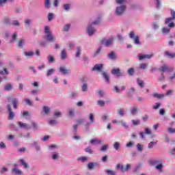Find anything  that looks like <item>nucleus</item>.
<instances>
[{
	"instance_id": "f257e3e1",
	"label": "nucleus",
	"mask_w": 175,
	"mask_h": 175,
	"mask_svg": "<svg viewBox=\"0 0 175 175\" xmlns=\"http://www.w3.org/2000/svg\"><path fill=\"white\" fill-rule=\"evenodd\" d=\"M116 3L121 5L116 8L115 14L118 17H121L126 10V5L124 3H126V0H116Z\"/></svg>"
},
{
	"instance_id": "f03ea898",
	"label": "nucleus",
	"mask_w": 175,
	"mask_h": 175,
	"mask_svg": "<svg viewBox=\"0 0 175 175\" xmlns=\"http://www.w3.org/2000/svg\"><path fill=\"white\" fill-rule=\"evenodd\" d=\"M150 165L152 166H155V169L157 170H159V172H162V169H163V160L162 159H155L150 161Z\"/></svg>"
},
{
	"instance_id": "7ed1b4c3",
	"label": "nucleus",
	"mask_w": 175,
	"mask_h": 175,
	"mask_svg": "<svg viewBox=\"0 0 175 175\" xmlns=\"http://www.w3.org/2000/svg\"><path fill=\"white\" fill-rule=\"evenodd\" d=\"M49 29L50 28L49 27V26H45L44 33L46 36L44 37V39H46V40H47L48 42H55V37L53 36V33H51Z\"/></svg>"
},
{
	"instance_id": "20e7f679",
	"label": "nucleus",
	"mask_w": 175,
	"mask_h": 175,
	"mask_svg": "<svg viewBox=\"0 0 175 175\" xmlns=\"http://www.w3.org/2000/svg\"><path fill=\"white\" fill-rule=\"evenodd\" d=\"M116 38L114 37H110L108 39L103 38L100 40V44L103 46H105V47H110V46H113V44L114 43V40Z\"/></svg>"
},
{
	"instance_id": "39448f33",
	"label": "nucleus",
	"mask_w": 175,
	"mask_h": 175,
	"mask_svg": "<svg viewBox=\"0 0 175 175\" xmlns=\"http://www.w3.org/2000/svg\"><path fill=\"white\" fill-rule=\"evenodd\" d=\"M7 111L8 113V120L9 121H13L14 120V117H16V114L13 112V109H12V106L10 105H7Z\"/></svg>"
},
{
	"instance_id": "423d86ee",
	"label": "nucleus",
	"mask_w": 175,
	"mask_h": 175,
	"mask_svg": "<svg viewBox=\"0 0 175 175\" xmlns=\"http://www.w3.org/2000/svg\"><path fill=\"white\" fill-rule=\"evenodd\" d=\"M129 38L130 39H134V44H136L137 46H140L142 44V43H140L139 36H135V31H131L129 33Z\"/></svg>"
},
{
	"instance_id": "0eeeda50",
	"label": "nucleus",
	"mask_w": 175,
	"mask_h": 175,
	"mask_svg": "<svg viewBox=\"0 0 175 175\" xmlns=\"http://www.w3.org/2000/svg\"><path fill=\"white\" fill-rule=\"evenodd\" d=\"M111 73V75H113V76H116V77H124V76H125V74L121 72V69H120V68H113Z\"/></svg>"
},
{
	"instance_id": "6e6552de",
	"label": "nucleus",
	"mask_w": 175,
	"mask_h": 175,
	"mask_svg": "<svg viewBox=\"0 0 175 175\" xmlns=\"http://www.w3.org/2000/svg\"><path fill=\"white\" fill-rule=\"evenodd\" d=\"M86 32L89 36H92V35H94V33L96 32V29L94 27L92 24L89 23L86 29Z\"/></svg>"
},
{
	"instance_id": "1a4fd4ad",
	"label": "nucleus",
	"mask_w": 175,
	"mask_h": 175,
	"mask_svg": "<svg viewBox=\"0 0 175 175\" xmlns=\"http://www.w3.org/2000/svg\"><path fill=\"white\" fill-rule=\"evenodd\" d=\"M131 167V164H126L125 167L121 164H118L116 165V169H120L122 173H125V172H128V170H129Z\"/></svg>"
},
{
	"instance_id": "9d476101",
	"label": "nucleus",
	"mask_w": 175,
	"mask_h": 175,
	"mask_svg": "<svg viewBox=\"0 0 175 175\" xmlns=\"http://www.w3.org/2000/svg\"><path fill=\"white\" fill-rule=\"evenodd\" d=\"M89 120H90V122H88L85 124L86 131H88V129H90V125H91V124H93V122H95V118L94 117L93 113L89 114Z\"/></svg>"
},
{
	"instance_id": "9b49d317",
	"label": "nucleus",
	"mask_w": 175,
	"mask_h": 175,
	"mask_svg": "<svg viewBox=\"0 0 175 175\" xmlns=\"http://www.w3.org/2000/svg\"><path fill=\"white\" fill-rule=\"evenodd\" d=\"M139 60L142 61V59H151L154 57V53L151 54H139Z\"/></svg>"
},
{
	"instance_id": "f8f14e48",
	"label": "nucleus",
	"mask_w": 175,
	"mask_h": 175,
	"mask_svg": "<svg viewBox=\"0 0 175 175\" xmlns=\"http://www.w3.org/2000/svg\"><path fill=\"white\" fill-rule=\"evenodd\" d=\"M11 103L13 106V109L17 110L18 109V98H13L11 100Z\"/></svg>"
},
{
	"instance_id": "ddd939ff",
	"label": "nucleus",
	"mask_w": 175,
	"mask_h": 175,
	"mask_svg": "<svg viewBox=\"0 0 175 175\" xmlns=\"http://www.w3.org/2000/svg\"><path fill=\"white\" fill-rule=\"evenodd\" d=\"M171 18H167L165 21V24H169L170 21H173L175 20V11L172 10H171Z\"/></svg>"
},
{
	"instance_id": "4468645a",
	"label": "nucleus",
	"mask_w": 175,
	"mask_h": 175,
	"mask_svg": "<svg viewBox=\"0 0 175 175\" xmlns=\"http://www.w3.org/2000/svg\"><path fill=\"white\" fill-rule=\"evenodd\" d=\"M96 166H99V164L98 163L90 162L87 165V168L88 169V170H92L94 167H96Z\"/></svg>"
},
{
	"instance_id": "2eb2a0df",
	"label": "nucleus",
	"mask_w": 175,
	"mask_h": 175,
	"mask_svg": "<svg viewBox=\"0 0 175 175\" xmlns=\"http://www.w3.org/2000/svg\"><path fill=\"white\" fill-rule=\"evenodd\" d=\"M18 125L19 128L21 129H31V126H29L27 123H23L22 122H18Z\"/></svg>"
},
{
	"instance_id": "dca6fc26",
	"label": "nucleus",
	"mask_w": 175,
	"mask_h": 175,
	"mask_svg": "<svg viewBox=\"0 0 175 175\" xmlns=\"http://www.w3.org/2000/svg\"><path fill=\"white\" fill-rule=\"evenodd\" d=\"M144 133L146 135H151V130H150L148 128H145V133L144 132H140L139 136L141 139H144Z\"/></svg>"
},
{
	"instance_id": "f3484780",
	"label": "nucleus",
	"mask_w": 175,
	"mask_h": 175,
	"mask_svg": "<svg viewBox=\"0 0 175 175\" xmlns=\"http://www.w3.org/2000/svg\"><path fill=\"white\" fill-rule=\"evenodd\" d=\"M90 144H103V140L99 139H92L90 140Z\"/></svg>"
},
{
	"instance_id": "a211bd4d",
	"label": "nucleus",
	"mask_w": 175,
	"mask_h": 175,
	"mask_svg": "<svg viewBox=\"0 0 175 175\" xmlns=\"http://www.w3.org/2000/svg\"><path fill=\"white\" fill-rule=\"evenodd\" d=\"M59 72H60V73L62 75H68L70 70L66 69V67L65 66H61L59 69Z\"/></svg>"
},
{
	"instance_id": "6ab92c4d",
	"label": "nucleus",
	"mask_w": 175,
	"mask_h": 175,
	"mask_svg": "<svg viewBox=\"0 0 175 175\" xmlns=\"http://www.w3.org/2000/svg\"><path fill=\"white\" fill-rule=\"evenodd\" d=\"M42 111L46 116H49V114H50V111H51V108L49 106H43Z\"/></svg>"
},
{
	"instance_id": "aec40b11",
	"label": "nucleus",
	"mask_w": 175,
	"mask_h": 175,
	"mask_svg": "<svg viewBox=\"0 0 175 175\" xmlns=\"http://www.w3.org/2000/svg\"><path fill=\"white\" fill-rule=\"evenodd\" d=\"M102 68H103V64H95L94 66L92 68V70L102 72Z\"/></svg>"
},
{
	"instance_id": "412c9836",
	"label": "nucleus",
	"mask_w": 175,
	"mask_h": 175,
	"mask_svg": "<svg viewBox=\"0 0 175 175\" xmlns=\"http://www.w3.org/2000/svg\"><path fill=\"white\" fill-rule=\"evenodd\" d=\"M107 58H109V59H117V55H116L114 51H111L107 54Z\"/></svg>"
},
{
	"instance_id": "4be33fe9",
	"label": "nucleus",
	"mask_w": 175,
	"mask_h": 175,
	"mask_svg": "<svg viewBox=\"0 0 175 175\" xmlns=\"http://www.w3.org/2000/svg\"><path fill=\"white\" fill-rule=\"evenodd\" d=\"M68 58V54L66 53V51L65 49H62L61 51V59L62 61H64V59H66Z\"/></svg>"
},
{
	"instance_id": "5701e85b",
	"label": "nucleus",
	"mask_w": 175,
	"mask_h": 175,
	"mask_svg": "<svg viewBox=\"0 0 175 175\" xmlns=\"http://www.w3.org/2000/svg\"><path fill=\"white\" fill-rule=\"evenodd\" d=\"M13 90V85L12 83H7L4 86V90L5 91H12Z\"/></svg>"
},
{
	"instance_id": "b1692460",
	"label": "nucleus",
	"mask_w": 175,
	"mask_h": 175,
	"mask_svg": "<svg viewBox=\"0 0 175 175\" xmlns=\"http://www.w3.org/2000/svg\"><path fill=\"white\" fill-rule=\"evenodd\" d=\"M12 173H14L16 175H23V171L18 168H12Z\"/></svg>"
},
{
	"instance_id": "393cba45",
	"label": "nucleus",
	"mask_w": 175,
	"mask_h": 175,
	"mask_svg": "<svg viewBox=\"0 0 175 175\" xmlns=\"http://www.w3.org/2000/svg\"><path fill=\"white\" fill-rule=\"evenodd\" d=\"M11 25H12V27H21V23L18 20H13L11 22Z\"/></svg>"
},
{
	"instance_id": "a878e982",
	"label": "nucleus",
	"mask_w": 175,
	"mask_h": 175,
	"mask_svg": "<svg viewBox=\"0 0 175 175\" xmlns=\"http://www.w3.org/2000/svg\"><path fill=\"white\" fill-rule=\"evenodd\" d=\"M152 96L154 98H157V99H162V98H165V94H157V93H154L152 94Z\"/></svg>"
},
{
	"instance_id": "bb28decb",
	"label": "nucleus",
	"mask_w": 175,
	"mask_h": 175,
	"mask_svg": "<svg viewBox=\"0 0 175 175\" xmlns=\"http://www.w3.org/2000/svg\"><path fill=\"white\" fill-rule=\"evenodd\" d=\"M3 24L5 25H12V22L10 21V18L5 16L3 18Z\"/></svg>"
},
{
	"instance_id": "cd10ccee",
	"label": "nucleus",
	"mask_w": 175,
	"mask_h": 175,
	"mask_svg": "<svg viewBox=\"0 0 175 175\" xmlns=\"http://www.w3.org/2000/svg\"><path fill=\"white\" fill-rule=\"evenodd\" d=\"M48 62L49 64H54L55 62V58L52 55H49L47 57Z\"/></svg>"
},
{
	"instance_id": "c85d7f7f",
	"label": "nucleus",
	"mask_w": 175,
	"mask_h": 175,
	"mask_svg": "<svg viewBox=\"0 0 175 175\" xmlns=\"http://www.w3.org/2000/svg\"><path fill=\"white\" fill-rule=\"evenodd\" d=\"M77 51L75 53L76 58L80 57V54H81V46H77Z\"/></svg>"
},
{
	"instance_id": "c756f323",
	"label": "nucleus",
	"mask_w": 175,
	"mask_h": 175,
	"mask_svg": "<svg viewBox=\"0 0 175 175\" xmlns=\"http://www.w3.org/2000/svg\"><path fill=\"white\" fill-rule=\"evenodd\" d=\"M51 0H44V8L46 9H50L51 8Z\"/></svg>"
},
{
	"instance_id": "7c9ffc66",
	"label": "nucleus",
	"mask_w": 175,
	"mask_h": 175,
	"mask_svg": "<svg viewBox=\"0 0 175 175\" xmlns=\"http://www.w3.org/2000/svg\"><path fill=\"white\" fill-rule=\"evenodd\" d=\"M62 8L65 12H69L70 10V4L65 3L62 5Z\"/></svg>"
},
{
	"instance_id": "2f4dec72",
	"label": "nucleus",
	"mask_w": 175,
	"mask_h": 175,
	"mask_svg": "<svg viewBox=\"0 0 175 175\" xmlns=\"http://www.w3.org/2000/svg\"><path fill=\"white\" fill-rule=\"evenodd\" d=\"M31 146H32L33 147H35V149L36 151H40V146H39L38 142H34L31 144Z\"/></svg>"
},
{
	"instance_id": "473e14b6",
	"label": "nucleus",
	"mask_w": 175,
	"mask_h": 175,
	"mask_svg": "<svg viewBox=\"0 0 175 175\" xmlns=\"http://www.w3.org/2000/svg\"><path fill=\"white\" fill-rule=\"evenodd\" d=\"M113 147L114 150L118 151V150H120V147H121V144H120V142H114V144H113Z\"/></svg>"
},
{
	"instance_id": "72a5a7b5",
	"label": "nucleus",
	"mask_w": 175,
	"mask_h": 175,
	"mask_svg": "<svg viewBox=\"0 0 175 175\" xmlns=\"http://www.w3.org/2000/svg\"><path fill=\"white\" fill-rule=\"evenodd\" d=\"M51 158L53 161H58L59 159V154L55 152L51 155Z\"/></svg>"
},
{
	"instance_id": "f704fd0d",
	"label": "nucleus",
	"mask_w": 175,
	"mask_h": 175,
	"mask_svg": "<svg viewBox=\"0 0 175 175\" xmlns=\"http://www.w3.org/2000/svg\"><path fill=\"white\" fill-rule=\"evenodd\" d=\"M82 92H87L88 91V85L87 83H85L81 86Z\"/></svg>"
},
{
	"instance_id": "c9c22d12",
	"label": "nucleus",
	"mask_w": 175,
	"mask_h": 175,
	"mask_svg": "<svg viewBox=\"0 0 175 175\" xmlns=\"http://www.w3.org/2000/svg\"><path fill=\"white\" fill-rule=\"evenodd\" d=\"M24 54L27 58H31V57H33L35 53L33 51H26Z\"/></svg>"
},
{
	"instance_id": "e433bc0d",
	"label": "nucleus",
	"mask_w": 175,
	"mask_h": 175,
	"mask_svg": "<svg viewBox=\"0 0 175 175\" xmlns=\"http://www.w3.org/2000/svg\"><path fill=\"white\" fill-rule=\"evenodd\" d=\"M102 76L104 77L107 83H110V78L109 77V75L105 72H102Z\"/></svg>"
},
{
	"instance_id": "4c0bfd02",
	"label": "nucleus",
	"mask_w": 175,
	"mask_h": 175,
	"mask_svg": "<svg viewBox=\"0 0 175 175\" xmlns=\"http://www.w3.org/2000/svg\"><path fill=\"white\" fill-rule=\"evenodd\" d=\"M8 128L12 129V131H18V128H17V126H16V125L13 123L8 124Z\"/></svg>"
},
{
	"instance_id": "58836bf2",
	"label": "nucleus",
	"mask_w": 175,
	"mask_h": 175,
	"mask_svg": "<svg viewBox=\"0 0 175 175\" xmlns=\"http://www.w3.org/2000/svg\"><path fill=\"white\" fill-rule=\"evenodd\" d=\"M159 70H160V72H162L163 73V72H166V70H169V67L167 65H163L159 68Z\"/></svg>"
},
{
	"instance_id": "ea45409f",
	"label": "nucleus",
	"mask_w": 175,
	"mask_h": 175,
	"mask_svg": "<svg viewBox=\"0 0 175 175\" xmlns=\"http://www.w3.org/2000/svg\"><path fill=\"white\" fill-rule=\"evenodd\" d=\"M100 51H102V46H99L98 49L94 53L93 57H95L97 55H99L100 54Z\"/></svg>"
},
{
	"instance_id": "a19ab883",
	"label": "nucleus",
	"mask_w": 175,
	"mask_h": 175,
	"mask_svg": "<svg viewBox=\"0 0 175 175\" xmlns=\"http://www.w3.org/2000/svg\"><path fill=\"white\" fill-rule=\"evenodd\" d=\"M130 111L132 116L137 114V107H133V108L131 109Z\"/></svg>"
},
{
	"instance_id": "79ce46f5",
	"label": "nucleus",
	"mask_w": 175,
	"mask_h": 175,
	"mask_svg": "<svg viewBox=\"0 0 175 175\" xmlns=\"http://www.w3.org/2000/svg\"><path fill=\"white\" fill-rule=\"evenodd\" d=\"M70 29V24H66L63 27L64 32H69Z\"/></svg>"
},
{
	"instance_id": "37998d69",
	"label": "nucleus",
	"mask_w": 175,
	"mask_h": 175,
	"mask_svg": "<svg viewBox=\"0 0 175 175\" xmlns=\"http://www.w3.org/2000/svg\"><path fill=\"white\" fill-rule=\"evenodd\" d=\"M89 24H92V25H98V24H100V18H97L96 20L90 23Z\"/></svg>"
},
{
	"instance_id": "c03bdc74",
	"label": "nucleus",
	"mask_w": 175,
	"mask_h": 175,
	"mask_svg": "<svg viewBox=\"0 0 175 175\" xmlns=\"http://www.w3.org/2000/svg\"><path fill=\"white\" fill-rule=\"evenodd\" d=\"M107 148H109V144H105L100 148V151H101V152H105L107 151Z\"/></svg>"
},
{
	"instance_id": "a18cd8bd",
	"label": "nucleus",
	"mask_w": 175,
	"mask_h": 175,
	"mask_svg": "<svg viewBox=\"0 0 175 175\" xmlns=\"http://www.w3.org/2000/svg\"><path fill=\"white\" fill-rule=\"evenodd\" d=\"M129 76H133L135 75V68H131L127 70Z\"/></svg>"
},
{
	"instance_id": "49530a36",
	"label": "nucleus",
	"mask_w": 175,
	"mask_h": 175,
	"mask_svg": "<svg viewBox=\"0 0 175 175\" xmlns=\"http://www.w3.org/2000/svg\"><path fill=\"white\" fill-rule=\"evenodd\" d=\"M16 40H17V31L14 32L10 42L13 43V42H16Z\"/></svg>"
},
{
	"instance_id": "de8ad7c7",
	"label": "nucleus",
	"mask_w": 175,
	"mask_h": 175,
	"mask_svg": "<svg viewBox=\"0 0 175 175\" xmlns=\"http://www.w3.org/2000/svg\"><path fill=\"white\" fill-rule=\"evenodd\" d=\"M137 83L141 88H143L144 87V81L140 80L139 79H137Z\"/></svg>"
},
{
	"instance_id": "09e8293b",
	"label": "nucleus",
	"mask_w": 175,
	"mask_h": 175,
	"mask_svg": "<svg viewBox=\"0 0 175 175\" xmlns=\"http://www.w3.org/2000/svg\"><path fill=\"white\" fill-rule=\"evenodd\" d=\"M20 162L22 163L23 166L25 167V169H28L29 167V165H28V163H27L24 159H21L20 160Z\"/></svg>"
},
{
	"instance_id": "8fccbe9b",
	"label": "nucleus",
	"mask_w": 175,
	"mask_h": 175,
	"mask_svg": "<svg viewBox=\"0 0 175 175\" xmlns=\"http://www.w3.org/2000/svg\"><path fill=\"white\" fill-rule=\"evenodd\" d=\"M118 114L120 117H124L125 116V111L122 109H118Z\"/></svg>"
},
{
	"instance_id": "3c124183",
	"label": "nucleus",
	"mask_w": 175,
	"mask_h": 175,
	"mask_svg": "<svg viewBox=\"0 0 175 175\" xmlns=\"http://www.w3.org/2000/svg\"><path fill=\"white\" fill-rule=\"evenodd\" d=\"M55 72V70L51 68L47 70L46 72V77H49V76H51L54 72Z\"/></svg>"
},
{
	"instance_id": "603ef678",
	"label": "nucleus",
	"mask_w": 175,
	"mask_h": 175,
	"mask_svg": "<svg viewBox=\"0 0 175 175\" xmlns=\"http://www.w3.org/2000/svg\"><path fill=\"white\" fill-rule=\"evenodd\" d=\"M85 152H88V154H94V150H92L90 146H88L85 148Z\"/></svg>"
},
{
	"instance_id": "864d4df0",
	"label": "nucleus",
	"mask_w": 175,
	"mask_h": 175,
	"mask_svg": "<svg viewBox=\"0 0 175 175\" xmlns=\"http://www.w3.org/2000/svg\"><path fill=\"white\" fill-rule=\"evenodd\" d=\"M24 102L25 103V105H27V106H33L32 101L29 98H25Z\"/></svg>"
},
{
	"instance_id": "5fc2aeb1",
	"label": "nucleus",
	"mask_w": 175,
	"mask_h": 175,
	"mask_svg": "<svg viewBox=\"0 0 175 175\" xmlns=\"http://www.w3.org/2000/svg\"><path fill=\"white\" fill-rule=\"evenodd\" d=\"M105 173H106V174H108V175H116V174L115 171L111 170H106Z\"/></svg>"
},
{
	"instance_id": "6e6d98bb",
	"label": "nucleus",
	"mask_w": 175,
	"mask_h": 175,
	"mask_svg": "<svg viewBox=\"0 0 175 175\" xmlns=\"http://www.w3.org/2000/svg\"><path fill=\"white\" fill-rule=\"evenodd\" d=\"M49 124L51 126H54V125H57V124H58V122L55 120H51L49 121Z\"/></svg>"
},
{
	"instance_id": "4d7b16f0",
	"label": "nucleus",
	"mask_w": 175,
	"mask_h": 175,
	"mask_svg": "<svg viewBox=\"0 0 175 175\" xmlns=\"http://www.w3.org/2000/svg\"><path fill=\"white\" fill-rule=\"evenodd\" d=\"M119 122L122 124V126H123V127L125 128V129H128V128H129V126L128 125L127 122H123L122 120H119Z\"/></svg>"
},
{
	"instance_id": "13d9d810",
	"label": "nucleus",
	"mask_w": 175,
	"mask_h": 175,
	"mask_svg": "<svg viewBox=\"0 0 175 175\" xmlns=\"http://www.w3.org/2000/svg\"><path fill=\"white\" fill-rule=\"evenodd\" d=\"M143 166V164L142 163H139L137 164L135 167V170H134V172H135L136 173H137V172H139V169H142V167Z\"/></svg>"
},
{
	"instance_id": "bf43d9fd",
	"label": "nucleus",
	"mask_w": 175,
	"mask_h": 175,
	"mask_svg": "<svg viewBox=\"0 0 175 175\" xmlns=\"http://www.w3.org/2000/svg\"><path fill=\"white\" fill-rule=\"evenodd\" d=\"M165 55H167L170 58H174L175 57V53H170L169 51H165Z\"/></svg>"
},
{
	"instance_id": "052dcab7",
	"label": "nucleus",
	"mask_w": 175,
	"mask_h": 175,
	"mask_svg": "<svg viewBox=\"0 0 175 175\" xmlns=\"http://www.w3.org/2000/svg\"><path fill=\"white\" fill-rule=\"evenodd\" d=\"M156 144H157V142H150L148 145V148L149 149L154 148V146H156Z\"/></svg>"
},
{
	"instance_id": "680f3d73",
	"label": "nucleus",
	"mask_w": 175,
	"mask_h": 175,
	"mask_svg": "<svg viewBox=\"0 0 175 175\" xmlns=\"http://www.w3.org/2000/svg\"><path fill=\"white\" fill-rule=\"evenodd\" d=\"M173 92H174V90H169L166 92V94H165V96H172Z\"/></svg>"
},
{
	"instance_id": "e2e57ef3",
	"label": "nucleus",
	"mask_w": 175,
	"mask_h": 175,
	"mask_svg": "<svg viewBox=\"0 0 175 175\" xmlns=\"http://www.w3.org/2000/svg\"><path fill=\"white\" fill-rule=\"evenodd\" d=\"M131 122L134 126H137V125H139L140 124V120H132Z\"/></svg>"
},
{
	"instance_id": "0e129e2a",
	"label": "nucleus",
	"mask_w": 175,
	"mask_h": 175,
	"mask_svg": "<svg viewBox=\"0 0 175 175\" xmlns=\"http://www.w3.org/2000/svg\"><path fill=\"white\" fill-rule=\"evenodd\" d=\"M53 18H54V14L49 12L48 14V21H51V20H53Z\"/></svg>"
},
{
	"instance_id": "69168bd1",
	"label": "nucleus",
	"mask_w": 175,
	"mask_h": 175,
	"mask_svg": "<svg viewBox=\"0 0 175 175\" xmlns=\"http://www.w3.org/2000/svg\"><path fill=\"white\" fill-rule=\"evenodd\" d=\"M78 161H81L83 163H84V162H85V161H88V157H79Z\"/></svg>"
},
{
	"instance_id": "338daca9",
	"label": "nucleus",
	"mask_w": 175,
	"mask_h": 175,
	"mask_svg": "<svg viewBox=\"0 0 175 175\" xmlns=\"http://www.w3.org/2000/svg\"><path fill=\"white\" fill-rule=\"evenodd\" d=\"M137 150L139 151V152H142L143 151V146L140 144H137Z\"/></svg>"
},
{
	"instance_id": "774afa93",
	"label": "nucleus",
	"mask_w": 175,
	"mask_h": 175,
	"mask_svg": "<svg viewBox=\"0 0 175 175\" xmlns=\"http://www.w3.org/2000/svg\"><path fill=\"white\" fill-rule=\"evenodd\" d=\"M156 2L157 9H161V0H154Z\"/></svg>"
}]
</instances>
